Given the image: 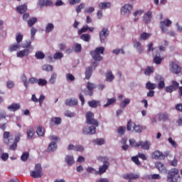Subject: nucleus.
<instances>
[{
	"label": "nucleus",
	"instance_id": "obj_14",
	"mask_svg": "<svg viewBox=\"0 0 182 182\" xmlns=\"http://www.w3.org/2000/svg\"><path fill=\"white\" fill-rule=\"evenodd\" d=\"M155 167L159 170V173L162 174H166V173H167V168H166L164 164L161 162H156Z\"/></svg>",
	"mask_w": 182,
	"mask_h": 182
},
{
	"label": "nucleus",
	"instance_id": "obj_20",
	"mask_svg": "<svg viewBox=\"0 0 182 182\" xmlns=\"http://www.w3.org/2000/svg\"><path fill=\"white\" fill-rule=\"evenodd\" d=\"M77 99L76 98H71V99H68L65 101V105L66 106H77Z\"/></svg>",
	"mask_w": 182,
	"mask_h": 182
},
{
	"label": "nucleus",
	"instance_id": "obj_21",
	"mask_svg": "<svg viewBox=\"0 0 182 182\" xmlns=\"http://www.w3.org/2000/svg\"><path fill=\"white\" fill-rule=\"evenodd\" d=\"M65 161L68 166H73V164H75V158L73 157V155H66Z\"/></svg>",
	"mask_w": 182,
	"mask_h": 182
},
{
	"label": "nucleus",
	"instance_id": "obj_33",
	"mask_svg": "<svg viewBox=\"0 0 182 182\" xmlns=\"http://www.w3.org/2000/svg\"><path fill=\"white\" fill-rule=\"evenodd\" d=\"M53 29H55V26L53 25V23H48L46 26L45 32H46V33H50V32H52V31H53Z\"/></svg>",
	"mask_w": 182,
	"mask_h": 182
},
{
	"label": "nucleus",
	"instance_id": "obj_27",
	"mask_svg": "<svg viewBox=\"0 0 182 182\" xmlns=\"http://www.w3.org/2000/svg\"><path fill=\"white\" fill-rule=\"evenodd\" d=\"M38 5L40 8H43V6H50L52 5V1L50 0H40L38 1Z\"/></svg>",
	"mask_w": 182,
	"mask_h": 182
},
{
	"label": "nucleus",
	"instance_id": "obj_16",
	"mask_svg": "<svg viewBox=\"0 0 182 182\" xmlns=\"http://www.w3.org/2000/svg\"><path fill=\"white\" fill-rule=\"evenodd\" d=\"M134 48L136 49V52H138L139 54H141L143 52H144V47H143L141 43L139 41L134 42Z\"/></svg>",
	"mask_w": 182,
	"mask_h": 182
},
{
	"label": "nucleus",
	"instance_id": "obj_43",
	"mask_svg": "<svg viewBox=\"0 0 182 182\" xmlns=\"http://www.w3.org/2000/svg\"><path fill=\"white\" fill-rule=\"evenodd\" d=\"M36 133L39 137H43V136H45V129L42 127H38L37 128Z\"/></svg>",
	"mask_w": 182,
	"mask_h": 182
},
{
	"label": "nucleus",
	"instance_id": "obj_3",
	"mask_svg": "<svg viewBox=\"0 0 182 182\" xmlns=\"http://www.w3.org/2000/svg\"><path fill=\"white\" fill-rule=\"evenodd\" d=\"M180 180V175L178 174V169L171 168L167 176V182H178Z\"/></svg>",
	"mask_w": 182,
	"mask_h": 182
},
{
	"label": "nucleus",
	"instance_id": "obj_8",
	"mask_svg": "<svg viewBox=\"0 0 182 182\" xmlns=\"http://www.w3.org/2000/svg\"><path fill=\"white\" fill-rule=\"evenodd\" d=\"M173 22L171 20L166 18L160 22V28L164 33H166L168 31V26H171Z\"/></svg>",
	"mask_w": 182,
	"mask_h": 182
},
{
	"label": "nucleus",
	"instance_id": "obj_18",
	"mask_svg": "<svg viewBox=\"0 0 182 182\" xmlns=\"http://www.w3.org/2000/svg\"><path fill=\"white\" fill-rule=\"evenodd\" d=\"M150 146H151V143L149 141H139V147L141 146L142 150H150Z\"/></svg>",
	"mask_w": 182,
	"mask_h": 182
},
{
	"label": "nucleus",
	"instance_id": "obj_51",
	"mask_svg": "<svg viewBox=\"0 0 182 182\" xmlns=\"http://www.w3.org/2000/svg\"><path fill=\"white\" fill-rule=\"evenodd\" d=\"M21 80H22L25 87H28L29 86V82L28 81V78L26 77V75L25 74H23L21 75Z\"/></svg>",
	"mask_w": 182,
	"mask_h": 182
},
{
	"label": "nucleus",
	"instance_id": "obj_56",
	"mask_svg": "<svg viewBox=\"0 0 182 182\" xmlns=\"http://www.w3.org/2000/svg\"><path fill=\"white\" fill-rule=\"evenodd\" d=\"M143 14H144V11H143L142 9H139L135 11L133 15L135 18H140V16H141Z\"/></svg>",
	"mask_w": 182,
	"mask_h": 182
},
{
	"label": "nucleus",
	"instance_id": "obj_11",
	"mask_svg": "<svg viewBox=\"0 0 182 182\" xmlns=\"http://www.w3.org/2000/svg\"><path fill=\"white\" fill-rule=\"evenodd\" d=\"M179 86H180V84L178 82L173 80L171 82V85L166 87L165 90H166V92H167V93H172V92L177 90L178 89Z\"/></svg>",
	"mask_w": 182,
	"mask_h": 182
},
{
	"label": "nucleus",
	"instance_id": "obj_26",
	"mask_svg": "<svg viewBox=\"0 0 182 182\" xmlns=\"http://www.w3.org/2000/svg\"><path fill=\"white\" fill-rule=\"evenodd\" d=\"M29 55V50L28 49H24L22 50H20L16 53L17 58H23L25 56H28Z\"/></svg>",
	"mask_w": 182,
	"mask_h": 182
},
{
	"label": "nucleus",
	"instance_id": "obj_55",
	"mask_svg": "<svg viewBox=\"0 0 182 182\" xmlns=\"http://www.w3.org/2000/svg\"><path fill=\"white\" fill-rule=\"evenodd\" d=\"M116 102L115 98H110L107 100V102L104 105V107H108V106H112Z\"/></svg>",
	"mask_w": 182,
	"mask_h": 182
},
{
	"label": "nucleus",
	"instance_id": "obj_23",
	"mask_svg": "<svg viewBox=\"0 0 182 182\" xmlns=\"http://www.w3.org/2000/svg\"><path fill=\"white\" fill-rule=\"evenodd\" d=\"M21 49V45L18 43H14L9 46V52H16Z\"/></svg>",
	"mask_w": 182,
	"mask_h": 182
},
{
	"label": "nucleus",
	"instance_id": "obj_13",
	"mask_svg": "<svg viewBox=\"0 0 182 182\" xmlns=\"http://www.w3.org/2000/svg\"><path fill=\"white\" fill-rule=\"evenodd\" d=\"M100 39L101 43H105L106 38L109 36V29L104 28L100 32Z\"/></svg>",
	"mask_w": 182,
	"mask_h": 182
},
{
	"label": "nucleus",
	"instance_id": "obj_38",
	"mask_svg": "<svg viewBox=\"0 0 182 182\" xmlns=\"http://www.w3.org/2000/svg\"><path fill=\"white\" fill-rule=\"evenodd\" d=\"M88 105L90 107L95 109L96 107H97V106H100V102L97 100H92L88 102Z\"/></svg>",
	"mask_w": 182,
	"mask_h": 182
},
{
	"label": "nucleus",
	"instance_id": "obj_25",
	"mask_svg": "<svg viewBox=\"0 0 182 182\" xmlns=\"http://www.w3.org/2000/svg\"><path fill=\"white\" fill-rule=\"evenodd\" d=\"M140 176L139 174L128 173L124 175L125 180H137Z\"/></svg>",
	"mask_w": 182,
	"mask_h": 182
},
{
	"label": "nucleus",
	"instance_id": "obj_30",
	"mask_svg": "<svg viewBox=\"0 0 182 182\" xmlns=\"http://www.w3.org/2000/svg\"><path fill=\"white\" fill-rule=\"evenodd\" d=\"M164 159V155L163 154V152L160 151H155L154 153H152V159Z\"/></svg>",
	"mask_w": 182,
	"mask_h": 182
},
{
	"label": "nucleus",
	"instance_id": "obj_49",
	"mask_svg": "<svg viewBox=\"0 0 182 182\" xmlns=\"http://www.w3.org/2000/svg\"><path fill=\"white\" fill-rule=\"evenodd\" d=\"M42 69L46 72H52V70H53V66H52L51 65L46 64L42 66Z\"/></svg>",
	"mask_w": 182,
	"mask_h": 182
},
{
	"label": "nucleus",
	"instance_id": "obj_2",
	"mask_svg": "<svg viewBox=\"0 0 182 182\" xmlns=\"http://www.w3.org/2000/svg\"><path fill=\"white\" fill-rule=\"evenodd\" d=\"M97 160H100L103 163V164L101 166H100L99 171H97L98 176H102V174L106 173L107 168L110 167V162L107 161L109 160V159L102 156H98Z\"/></svg>",
	"mask_w": 182,
	"mask_h": 182
},
{
	"label": "nucleus",
	"instance_id": "obj_58",
	"mask_svg": "<svg viewBox=\"0 0 182 182\" xmlns=\"http://www.w3.org/2000/svg\"><path fill=\"white\" fill-rule=\"evenodd\" d=\"M168 141L171 144V146L173 147V149H177V142H176V141H174L172 137H169L168 139Z\"/></svg>",
	"mask_w": 182,
	"mask_h": 182
},
{
	"label": "nucleus",
	"instance_id": "obj_54",
	"mask_svg": "<svg viewBox=\"0 0 182 182\" xmlns=\"http://www.w3.org/2000/svg\"><path fill=\"white\" fill-rule=\"evenodd\" d=\"M154 72V69L153 68V67H147L145 69L144 75H146V76H149V75H151V73H153Z\"/></svg>",
	"mask_w": 182,
	"mask_h": 182
},
{
	"label": "nucleus",
	"instance_id": "obj_63",
	"mask_svg": "<svg viewBox=\"0 0 182 182\" xmlns=\"http://www.w3.org/2000/svg\"><path fill=\"white\" fill-rule=\"evenodd\" d=\"M63 58V53L58 52L54 54L53 58L55 60L62 59Z\"/></svg>",
	"mask_w": 182,
	"mask_h": 182
},
{
	"label": "nucleus",
	"instance_id": "obj_53",
	"mask_svg": "<svg viewBox=\"0 0 182 182\" xmlns=\"http://www.w3.org/2000/svg\"><path fill=\"white\" fill-rule=\"evenodd\" d=\"M38 86H46L48 85V80L43 78H39L37 81Z\"/></svg>",
	"mask_w": 182,
	"mask_h": 182
},
{
	"label": "nucleus",
	"instance_id": "obj_57",
	"mask_svg": "<svg viewBox=\"0 0 182 182\" xmlns=\"http://www.w3.org/2000/svg\"><path fill=\"white\" fill-rule=\"evenodd\" d=\"M129 144L132 147H139V142H136L134 139H129Z\"/></svg>",
	"mask_w": 182,
	"mask_h": 182
},
{
	"label": "nucleus",
	"instance_id": "obj_4",
	"mask_svg": "<svg viewBox=\"0 0 182 182\" xmlns=\"http://www.w3.org/2000/svg\"><path fill=\"white\" fill-rule=\"evenodd\" d=\"M132 11H133V6L130 4H125L120 9V14L122 16H129Z\"/></svg>",
	"mask_w": 182,
	"mask_h": 182
},
{
	"label": "nucleus",
	"instance_id": "obj_12",
	"mask_svg": "<svg viewBox=\"0 0 182 182\" xmlns=\"http://www.w3.org/2000/svg\"><path fill=\"white\" fill-rule=\"evenodd\" d=\"M155 80L158 83V85L156 87H158L159 90H161V89H164V87L166 86V83L164 82V78H163L161 75H156L155 76Z\"/></svg>",
	"mask_w": 182,
	"mask_h": 182
},
{
	"label": "nucleus",
	"instance_id": "obj_10",
	"mask_svg": "<svg viewBox=\"0 0 182 182\" xmlns=\"http://www.w3.org/2000/svg\"><path fill=\"white\" fill-rule=\"evenodd\" d=\"M82 133L85 136L90 134H96V126H86L82 129Z\"/></svg>",
	"mask_w": 182,
	"mask_h": 182
},
{
	"label": "nucleus",
	"instance_id": "obj_19",
	"mask_svg": "<svg viewBox=\"0 0 182 182\" xmlns=\"http://www.w3.org/2000/svg\"><path fill=\"white\" fill-rule=\"evenodd\" d=\"M9 112H16L21 109V104L19 103H12L11 105L7 107Z\"/></svg>",
	"mask_w": 182,
	"mask_h": 182
},
{
	"label": "nucleus",
	"instance_id": "obj_9",
	"mask_svg": "<svg viewBox=\"0 0 182 182\" xmlns=\"http://www.w3.org/2000/svg\"><path fill=\"white\" fill-rule=\"evenodd\" d=\"M169 69L172 73L175 75H178L181 72V67L179 66L177 63L172 61L169 63Z\"/></svg>",
	"mask_w": 182,
	"mask_h": 182
},
{
	"label": "nucleus",
	"instance_id": "obj_15",
	"mask_svg": "<svg viewBox=\"0 0 182 182\" xmlns=\"http://www.w3.org/2000/svg\"><path fill=\"white\" fill-rule=\"evenodd\" d=\"M151 18H153V12L151 11H148L144 13L143 16L144 23H150V22H151Z\"/></svg>",
	"mask_w": 182,
	"mask_h": 182
},
{
	"label": "nucleus",
	"instance_id": "obj_31",
	"mask_svg": "<svg viewBox=\"0 0 182 182\" xmlns=\"http://www.w3.org/2000/svg\"><path fill=\"white\" fill-rule=\"evenodd\" d=\"M58 79V73H53L48 80L50 85H55L56 83V80Z\"/></svg>",
	"mask_w": 182,
	"mask_h": 182
},
{
	"label": "nucleus",
	"instance_id": "obj_28",
	"mask_svg": "<svg viewBox=\"0 0 182 182\" xmlns=\"http://www.w3.org/2000/svg\"><path fill=\"white\" fill-rule=\"evenodd\" d=\"M112 6V3L110 2H101L98 5L100 9H109Z\"/></svg>",
	"mask_w": 182,
	"mask_h": 182
},
{
	"label": "nucleus",
	"instance_id": "obj_29",
	"mask_svg": "<svg viewBox=\"0 0 182 182\" xmlns=\"http://www.w3.org/2000/svg\"><path fill=\"white\" fill-rule=\"evenodd\" d=\"M62 123V118L61 117H53L50 119V124L53 126L56 124L57 126H59Z\"/></svg>",
	"mask_w": 182,
	"mask_h": 182
},
{
	"label": "nucleus",
	"instance_id": "obj_39",
	"mask_svg": "<svg viewBox=\"0 0 182 182\" xmlns=\"http://www.w3.org/2000/svg\"><path fill=\"white\" fill-rule=\"evenodd\" d=\"M73 49L75 53H80V52H82V45L79 43H75L73 46Z\"/></svg>",
	"mask_w": 182,
	"mask_h": 182
},
{
	"label": "nucleus",
	"instance_id": "obj_42",
	"mask_svg": "<svg viewBox=\"0 0 182 182\" xmlns=\"http://www.w3.org/2000/svg\"><path fill=\"white\" fill-rule=\"evenodd\" d=\"M15 36H16V43H18L21 45V42L23 41V35L21 33H17Z\"/></svg>",
	"mask_w": 182,
	"mask_h": 182
},
{
	"label": "nucleus",
	"instance_id": "obj_32",
	"mask_svg": "<svg viewBox=\"0 0 182 182\" xmlns=\"http://www.w3.org/2000/svg\"><path fill=\"white\" fill-rule=\"evenodd\" d=\"M92 73H93V67L87 68L85 70V79H90Z\"/></svg>",
	"mask_w": 182,
	"mask_h": 182
},
{
	"label": "nucleus",
	"instance_id": "obj_59",
	"mask_svg": "<svg viewBox=\"0 0 182 182\" xmlns=\"http://www.w3.org/2000/svg\"><path fill=\"white\" fill-rule=\"evenodd\" d=\"M87 173H90L91 174H95V176H98L97 171L92 167L87 168Z\"/></svg>",
	"mask_w": 182,
	"mask_h": 182
},
{
	"label": "nucleus",
	"instance_id": "obj_64",
	"mask_svg": "<svg viewBox=\"0 0 182 182\" xmlns=\"http://www.w3.org/2000/svg\"><path fill=\"white\" fill-rule=\"evenodd\" d=\"M6 86H7L8 89H12L15 86V82L12 80H8L6 82Z\"/></svg>",
	"mask_w": 182,
	"mask_h": 182
},
{
	"label": "nucleus",
	"instance_id": "obj_6",
	"mask_svg": "<svg viewBox=\"0 0 182 182\" xmlns=\"http://www.w3.org/2000/svg\"><path fill=\"white\" fill-rule=\"evenodd\" d=\"M85 117L87 124H92V126H95V127H99V122H97V120L95 119V114H93L92 112H87Z\"/></svg>",
	"mask_w": 182,
	"mask_h": 182
},
{
	"label": "nucleus",
	"instance_id": "obj_34",
	"mask_svg": "<svg viewBox=\"0 0 182 182\" xmlns=\"http://www.w3.org/2000/svg\"><path fill=\"white\" fill-rule=\"evenodd\" d=\"M151 35L150 33L143 32L140 34L139 38L141 41H147V39L151 38Z\"/></svg>",
	"mask_w": 182,
	"mask_h": 182
},
{
	"label": "nucleus",
	"instance_id": "obj_47",
	"mask_svg": "<svg viewBox=\"0 0 182 182\" xmlns=\"http://www.w3.org/2000/svg\"><path fill=\"white\" fill-rule=\"evenodd\" d=\"M129 104H130V99L125 98L122 102H121L119 106L120 107H122L123 109H124L126 108V106Z\"/></svg>",
	"mask_w": 182,
	"mask_h": 182
},
{
	"label": "nucleus",
	"instance_id": "obj_24",
	"mask_svg": "<svg viewBox=\"0 0 182 182\" xmlns=\"http://www.w3.org/2000/svg\"><path fill=\"white\" fill-rule=\"evenodd\" d=\"M16 10L17 11V12L18 14H25V12H26V11H28V6H26V4H21V5H18L16 8Z\"/></svg>",
	"mask_w": 182,
	"mask_h": 182
},
{
	"label": "nucleus",
	"instance_id": "obj_44",
	"mask_svg": "<svg viewBox=\"0 0 182 182\" xmlns=\"http://www.w3.org/2000/svg\"><path fill=\"white\" fill-rule=\"evenodd\" d=\"M91 38L92 37L90 36V35L87 33L82 34L80 36V39H82V41H84V42H90Z\"/></svg>",
	"mask_w": 182,
	"mask_h": 182
},
{
	"label": "nucleus",
	"instance_id": "obj_17",
	"mask_svg": "<svg viewBox=\"0 0 182 182\" xmlns=\"http://www.w3.org/2000/svg\"><path fill=\"white\" fill-rule=\"evenodd\" d=\"M158 119L160 122H167V120L170 119V114H167V112H161L158 114Z\"/></svg>",
	"mask_w": 182,
	"mask_h": 182
},
{
	"label": "nucleus",
	"instance_id": "obj_62",
	"mask_svg": "<svg viewBox=\"0 0 182 182\" xmlns=\"http://www.w3.org/2000/svg\"><path fill=\"white\" fill-rule=\"evenodd\" d=\"M85 4L84 3H81L78 6L76 7L77 14H80L82 12V9H84Z\"/></svg>",
	"mask_w": 182,
	"mask_h": 182
},
{
	"label": "nucleus",
	"instance_id": "obj_41",
	"mask_svg": "<svg viewBox=\"0 0 182 182\" xmlns=\"http://www.w3.org/2000/svg\"><path fill=\"white\" fill-rule=\"evenodd\" d=\"M92 143L97 144V146H102L106 143V140L105 139H96L92 140Z\"/></svg>",
	"mask_w": 182,
	"mask_h": 182
},
{
	"label": "nucleus",
	"instance_id": "obj_36",
	"mask_svg": "<svg viewBox=\"0 0 182 182\" xmlns=\"http://www.w3.org/2000/svg\"><path fill=\"white\" fill-rule=\"evenodd\" d=\"M146 88L148 90H154V89L157 88V85L155 83H153L151 82H148L146 84Z\"/></svg>",
	"mask_w": 182,
	"mask_h": 182
},
{
	"label": "nucleus",
	"instance_id": "obj_50",
	"mask_svg": "<svg viewBox=\"0 0 182 182\" xmlns=\"http://www.w3.org/2000/svg\"><path fill=\"white\" fill-rule=\"evenodd\" d=\"M36 32H38V30L35 28V27L31 28V39L32 42L35 41V35H36Z\"/></svg>",
	"mask_w": 182,
	"mask_h": 182
},
{
	"label": "nucleus",
	"instance_id": "obj_1",
	"mask_svg": "<svg viewBox=\"0 0 182 182\" xmlns=\"http://www.w3.org/2000/svg\"><path fill=\"white\" fill-rule=\"evenodd\" d=\"M104 53L105 47H97L95 50L90 52V55L93 60H95L92 62V68H94V69H95L97 67V65H99L97 62H100V60L103 59L101 55H103Z\"/></svg>",
	"mask_w": 182,
	"mask_h": 182
},
{
	"label": "nucleus",
	"instance_id": "obj_46",
	"mask_svg": "<svg viewBox=\"0 0 182 182\" xmlns=\"http://www.w3.org/2000/svg\"><path fill=\"white\" fill-rule=\"evenodd\" d=\"M149 180H161V176L159 173L151 174L148 176Z\"/></svg>",
	"mask_w": 182,
	"mask_h": 182
},
{
	"label": "nucleus",
	"instance_id": "obj_52",
	"mask_svg": "<svg viewBox=\"0 0 182 182\" xmlns=\"http://www.w3.org/2000/svg\"><path fill=\"white\" fill-rule=\"evenodd\" d=\"M36 59L42 60L45 59V53L42 51H37L35 54Z\"/></svg>",
	"mask_w": 182,
	"mask_h": 182
},
{
	"label": "nucleus",
	"instance_id": "obj_7",
	"mask_svg": "<svg viewBox=\"0 0 182 182\" xmlns=\"http://www.w3.org/2000/svg\"><path fill=\"white\" fill-rule=\"evenodd\" d=\"M31 176L33 178H41L42 176H43V173H42V167L41 164H38L35 166L34 171H31Z\"/></svg>",
	"mask_w": 182,
	"mask_h": 182
},
{
	"label": "nucleus",
	"instance_id": "obj_35",
	"mask_svg": "<svg viewBox=\"0 0 182 182\" xmlns=\"http://www.w3.org/2000/svg\"><path fill=\"white\" fill-rule=\"evenodd\" d=\"M106 80L107 82H113L114 80V75L112 71L109 70L106 74Z\"/></svg>",
	"mask_w": 182,
	"mask_h": 182
},
{
	"label": "nucleus",
	"instance_id": "obj_5",
	"mask_svg": "<svg viewBox=\"0 0 182 182\" xmlns=\"http://www.w3.org/2000/svg\"><path fill=\"white\" fill-rule=\"evenodd\" d=\"M127 129L128 132H135V133H141L143 132V127L140 125H136L134 123H132V122H129L127 123Z\"/></svg>",
	"mask_w": 182,
	"mask_h": 182
},
{
	"label": "nucleus",
	"instance_id": "obj_61",
	"mask_svg": "<svg viewBox=\"0 0 182 182\" xmlns=\"http://www.w3.org/2000/svg\"><path fill=\"white\" fill-rule=\"evenodd\" d=\"M162 60L163 58H161L160 56L156 55L154 58V63H155L156 65H160Z\"/></svg>",
	"mask_w": 182,
	"mask_h": 182
},
{
	"label": "nucleus",
	"instance_id": "obj_45",
	"mask_svg": "<svg viewBox=\"0 0 182 182\" xmlns=\"http://www.w3.org/2000/svg\"><path fill=\"white\" fill-rule=\"evenodd\" d=\"M38 22V18L36 17H33L30 20L27 21L28 26L32 28V26Z\"/></svg>",
	"mask_w": 182,
	"mask_h": 182
},
{
	"label": "nucleus",
	"instance_id": "obj_22",
	"mask_svg": "<svg viewBox=\"0 0 182 182\" xmlns=\"http://www.w3.org/2000/svg\"><path fill=\"white\" fill-rule=\"evenodd\" d=\"M57 149H58V144H56V142L52 141L49 144L47 149V151L48 153H52L53 151H56Z\"/></svg>",
	"mask_w": 182,
	"mask_h": 182
},
{
	"label": "nucleus",
	"instance_id": "obj_37",
	"mask_svg": "<svg viewBox=\"0 0 182 182\" xmlns=\"http://www.w3.org/2000/svg\"><path fill=\"white\" fill-rule=\"evenodd\" d=\"M6 117H12V115H6L5 110L0 111V123L2 120H6Z\"/></svg>",
	"mask_w": 182,
	"mask_h": 182
},
{
	"label": "nucleus",
	"instance_id": "obj_40",
	"mask_svg": "<svg viewBox=\"0 0 182 182\" xmlns=\"http://www.w3.org/2000/svg\"><path fill=\"white\" fill-rule=\"evenodd\" d=\"M28 139H33V135L35 134V131L33 128H28L26 131Z\"/></svg>",
	"mask_w": 182,
	"mask_h": 182
},
{
	"label": "nucleus",
	"instance_id": "obj_48",
	"mask_svg": "<svg viewBox=\"0 0 182 182\" xmlns=\"http://www.w3.org/2000/svg\"><path fill=\"white\" fill-rule=\"evenodd\" d=\"M9 132H4V141L6 144H9Z\"/></svg>",
	"mask_w": 182,
	"mask_h": 182
},
{
	"label": "nucleus",
	"instance_id": "obj_60",
	"mask_svg": "<svg viewBox=\"0 0 182 182\" xmlns=\"http://www.w3.org/2000/svg\"><path fill=\"white\" fill-rule=\"evenodd\" d=\"M67 82H73L75 80V77L71 73H68L65 76Z\"/></svg>",
	"mask_w": 182,
	"mask_h": 182
}]
</instances>
